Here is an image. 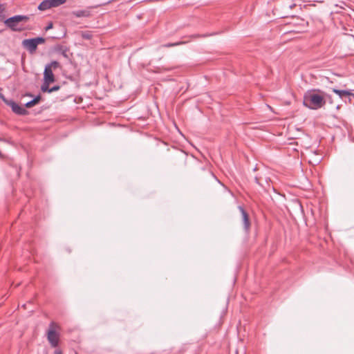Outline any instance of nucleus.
Returning <instances> with one entry per match:
<instances>
[{
  "label": "nucleus",
  "mask_w": 354,
  "mask_h": 354,
  "mask_svg": "<svg viewBox=\"0 0 354 354\" xmlns=\"http://www.w3.org/2000/svg\"><path fill=\"white\" fill-rule=\"evenodd\" d=\"M304 105L310 109H318L324 106L326 100L324 97V92L320 90L307 91L304 96Z\"/></svg>",
  "instance_id": "1"
},
{
  "label": "nucleus",
  "mask_w": 354,
  "mask_h": 354,
  "mask_svg": "<svg viewBox=\"0 0 354 354\" xmlns=\"http://www.w3.org/2000/svg\"><path fill=\"white\" fill-rule=\"evenodd\" d=\"M29 17L26 15H15L5 20V25L13 31H21L24 30L22 22H26Z\"/></svg>",
  "instance_id": "2"
},
{
  "label": "nucleus",
  "mask_w": 354,
  "mask_h": 354,
  "mask_svg": "<svg viewBox=\"0 0 354 354\" xmlns=\"http://www.w3.org/2000/svg\"><path fill=\"white\" fill-rule=\"evenodd\" d=\"M45 39L39 37L32 39H26L22 41V46L24 48L29 51L30 53H33L36 51L39 44H44Z\"/></svg>",
  "instance_id": "3"
},
{
  "label": "nucleus",
  "mask_w": 354,
  "mask_h": 354,
  "mask_svg": "<svg viewBox=\"0 0 354 354\" xmlns=\"http://www.w3.org/2000/svg\"><path fill=\"white\" fill-rule=\"evenodd\" d=\"M47 339L52 347L56 348L59 344V334L54 329V323H51L47 333Z\"/></svg>",
  "instance_id": "4"
},
{
  "label": "nucleus",
  "mask_w": 354,
  "mask_h": 354,
  "mask_svg": "<svg viewBox=\"0 0 354 354\" xmlns=\"http://www.w3.org/2000/svg\"><path fill=\"white\" fill-rule=\"evenodd\" d=\"M3 101L6 102V104L9 106L12 111L19 115H24L27 114V111L26 109L20 105H19L17 103H16L13 100H7L3 98Z\"/></svg>",
  "instance_id": "5"
},
{
  "label": "nucleus",
  "mask_w": 354,
  "mask_h": 354,
  "mask_svg": "<svg viewBox=\"0 0 354 354\" xmlns=\"http://www.w3.org/2000/svg\"><path fill=\"white\" fill-rule=\"evenodd\" d=\"M44 81L49 83H53L55 81L53 71L50 66H45L44 72Z\"/></svg>",
  "instance_id": "6"
},
{
  "label": "nucleus",
  "mask_w": 354,
  "mask_h": 354,
  "mask_svg": "<svg viewBox=\"0 0 354 354\" xmlns=\"http://www.w3.org/2000/svg\"><path fill=\"white\" fill-rule=\"evenodd\" d=\"M239 209L242 215V220H243L244 228L246 231H248L250 227L249 216L243 207L239 206Z\"/></svg>",
  "instance_id": "7"
},
{
  "label": "nucleus",
  "mask_w": 354,
  "mask_h": 354,
  "mask_svg": "<svg viewBox=\"0 0 354 354\" xmlns=\"http://www.w3.org/2000/svg\"><path fill=\"white\" fill-rule=\"evenodd\" d=\"M333 92L338 95L342 99L347 96H354V94H353L350 91L347 90H339L337 88H333Z\"/></svg>",
  "instance_id": "8"
},
{
  "label": "nucleus",
  "mask_w": 354,
  "mask_h": 354,
  "mask_svg": "<svg viewBox=\"0 0 354 354\" xmlns=\"http://www.w3.org/2000/svg\"><path fill=\"white\" fill-rule=\"evenodd\" d=\"M53 8L50 0H44L39 6L38 9L39 10L44 11L48 9Z\"/></svg>",
  "instance_id": "9"
},
{
  "label": "nucleus",
  "mask_w": 354,
  "mask_h": 354,
  "mask_svg": "<svg viewBox=\"0 0 354 354\" xmlns=\"http://www.w3.org/2000/svg\"><path fill=\"white\" fill-rule=\"evenodd\" d=\"M73 15L77 17H87L90 15V12L88 10H80L73 11Z\"/></svg>",
  "instance_id": "10"
},
{
  "label": "nucleus",
  "mask_w": 354,
  "mask_h": 354,
  "mask_svg": "<svg viewBox=\"0 0 354 354\" xmlns=\"http://www.w3.org/2000/svg\"><path fill=\"white\" fill-rule=\"evenodd\" d=\"M278 6L284 9H292L295 6V4L291 3L288 0H283L281 2L278 3Z\"/></svg>",
  "instance_id": "11"
},
{
  "label": "nucleus",
  "mask_w": 354,
  "mask_h": 354,
  "mask_svg": "<svg viewBox=\"0 0 354 354\" xmlns=\"http://www.w3.org/2000/svg\"><path fill=\"white\" fill-rule=\"evenodd\" d=\"M40 99H41L40 95H37L33 100L26 103L25 106L27 108H31V107L34 106L35 104H37L39 102Z\"/></svg>",
  "instance_id": "12"
},
{
  "label": "nucleus",
  "mask_w": 354,
  "mask_h": 354,
  "mask_svg": "<svg viewBox=\"0 0 354 354\" xmlns=\"http://www.w3.org/2000/svg\"><path fill=\"white\" fill-rule=\"evenodd\" d=\"M53 8L64 4L66 0H50Z\"/></svg>",
  "instance_id": "13"
},
{
  "label": "nucleus",
  "mask_w": 354,
  "mask_h": 354,
  "mask_svg": "<svg viewBox=\"0 0 354 354\" xmlns=\"http://www.w3.org/2000/svg\"><path fill=\"white\" fill-rule=\"evenodd\" d=\"M50 83L49 82H43L41 86V90L43 91V92H46V93H50V88H49V84Z\"/></svg>",
  "instance_id": "14"
},
{
  "label": "nucleus",
  "mask_w": 354,
  "mask_h": 354,
  "mask_svg": "<svg viewBox=\"0 0 354 354\" xmlns=\"http://www.w3.org/2000/svg\"><path fill=\"white\" fill-rule=\"evenodd\" d=\"M185 43H186L185 41H178V42H175V43H167V44H164L163 46L165 47V48H169V47H174V46H179V45H181V44H184Z\"/></svg>",
  "instance_id": "15"
},
{
  "label": "nucleus",
  "mask_w": 354,
  "mask_h": 354,
  "mask_svg": "<svg viewBox=\"0 0 354 354\" xmlns=\"http://www.w3.org/2000/svg\"><path fill=\"white\" fill-rule=\"evenodd\" d=\"M46 66H50V69L53 71V69H56L59 66V63L57 61H53Z\"/></svg>",
  "instance_id": "16"
},
{
  "label": "nucleus",
  "mask_w": 354,
  "mask_h": 354,
  "mask_svg": "<svg viewBox=\"0 0 354 354\" xmlns=\"http://www.w3.org/2000/svg\"><path fill=\"white\" fill-rule=\"evenodd\" d=\"M82 37L85 39H90L91 38V35L88 32H83L82 33Z\"/></svg>",
  "instance_id": "17"
},
{
  "label": "nucleus",
  "mask_w": 354,
  "mask_h": 354,
  "mask_svg": "<svg viewBox=\"0 0 354 354\" xmlns=\"http://www.w3.org/2000/svg\"><path fill=\"white\" fill-rule=\"evenodd\" d=\"M59 88H60L59 86H58V85L54 86L50 88V93L57 91L59 90Z\"/></svg>",
  "instance_id": "18"
},
{
  "label": "nucleus",
  "mask_w": 354,
  "mask_h": 354,
  "mask_svg": "<svg viewBox=\"0 0 354 354\" xmlns=\"http://www.w3.org/2000/svg\"><path fill=\"white\" fill-rule=\"evenodd\" d=\"M51 28H53V23L48 24V25L45 28V30H48Z\"/></svg>",
  "instance_id": "19"
},
{
  "label": "nucleus",
  "mask_w": 354,
  "mask_h": 354,
  "mask_svg": "<svg viewBox=\"0 0 354 354\" xmlns=\"http://www.w3.org/2000/svg\"><path fill=\"white\" fill-rule=\"evenodd\" d=\"M207 35H192V37H207Z\"/></svg>",
  "instance_id": "20"
},
{
  "label": "nucleus",
  "mask_w": 354,
  "mask_h": 354,
  "mask_svg": "<svg viewBox=\"0 0 354 354\" xmlns=\"http://www.w3.org/2000/svg\"><path fill=\"white\" fill-rule=\"evenodd\" d=\"M54 354H62V351L60 349H56L54 352Z\"/></svg>",
  "instance_id": "21"
},
{
  "label": "nucleus",
  "mask_w": 354,
  "mask_h": 354,
  "mask_svg": "<svg viewBox=\"0 0 354 354\" xmlns=\"http://www.w3.org/2000/svg\"><path fill=\"white\" fill-rule=\"evenodd\" d=\"M63 55L64 56H66V53H63Z\"/></svg>",
  "instance_id": "22"
}]
</instances>
